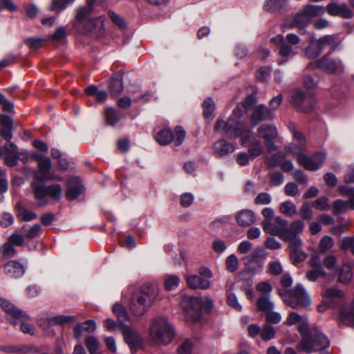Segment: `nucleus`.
<instances>
[{"instance_id": "nucleus-1", "label": "nucleus", "mask_w": 354, "mask_h": 354, "mask_svg": "<svg viewBox=\"0 0 354 354\" xmlns=\"http://www.w3.org/2000/svg\"><path fill=\"white\" fill-rule=\"evenodd\" d=\"M242 113L241 107L236 106L227 122L223 120L217 121L215 131L230 138L241 137V145L243 147L248 146V154L252 159L260 156L263 151L261 143L256 140V138L251 131H244L243 125L240 120Z\"/></svg>"}, {"instance_id": "nucleus-2", "label": "nucleus", "mask_w": 354, "mask_h": 354, "mask_svg": "<svg viewBox=\"0 0 354 354\" xmlns=\"http://www.w3.org/2000/svg\"><path fill=\"white\" fill-rule=\"evenodd\" d=\"M283 324L288 326L297 325L301 333V340L298 344V349L305 353L322 351L328 347L330 342L328 338L320 331L310 329L308 317L296 312L288 314Z\"/></svg>"}, {"instance_id": "nucleus-3", "label": "nucleus", "mask_w": 354, "mask_h": 354, "mask_svg": "<svg viewBox=\"0 0 354 354\" xmlns=\"http://www.w3.org/2000/svg\"><path fill=\"white\" fill-rule=\"evenodd\" d=\"M136 287L131 286L127 289V292L124 295V297H129L131 303L129 304L130 310L137 316H140L150 307L153 299L157 295V290L151 284H146L142 289L135 293Z\"/></svg>"}, {"instance_id": "nucleus-4", "label": "nucleus", "mask_w": 354, "mask_h": 354, "mask_svg": "<svg viewBox=\"0 0 354 354\" xmlns=\"http://www.w3.org/2000/svg\"><path fill=\"white\" fill-rule=\"evenodd\" d=\"M180 305L187 321L195 322L201 319L203 312H210L213 300L208 297H199L185 295L180 301Z\"/></svg>"}, {"instance_id": "nucleus-5", "label": "nucleus", "mask_w": 354, "mask_h": 354, "mask_svg": "<svg viewBox=\"0 0 354 354\" xmlns=\"http://www.w3.org/2000/svg\"><path fill=\"white\" fill-rule=\"evenodd\" d=\"M112 312L118 319L116 323L112 322V330L115 327L120 328L125 342L128 344L131 350L135 351L136 348L141 344L142 339L137 331L132 330L123 324L129 318L127 310L122 305L115 304L112 308Z\"/></svg>"}, {"instance_id": "nucleus-6", "label": "nucleus", "mask_w": 354, "mask_h": 354, "mask_svg": "<svg viewBox=\"0 0 354 354\" xmlns=\"http://www.w3.org/2000/svg\"><path fill=\"white\" fill-rule=\"evenodd\" d=\"M149 335L155 344L166 346L173 341L174 330L167 319L156 317L150 324Z\"/></svg>"}, {"instance_id": "nucleus-7", "label": "nucleus", "mask_w": 354, "mask_h": 354, "mask_svg": "<svg viewBox=\"0 0 354 354\" xmlns=\"http://www.w3.org/2000/svg\"><path fill=\"white\" fill-rule=\"evenodd\" d=\"M271 41L274 44L279 45L278 55L280 58L278 60V63L280 65H283L288 62L290 57L297 55V48H294L292 46L298 44L300 41V38L294 33L288 34L285 37L281 35H278L272 37Z\"/></svg>"}, {"instance_id": "nucleus-8", "label": "nucleus", "mask_w": 354, "mask_h": 354, "mask_svg": "<svg viewBox=\"0 0 354 354\" xmlns=\"http://www.w3.org/2000/svg\"><path fill=\"white\" fill-rule=\"evenodd\" d=\"M34 196L39 206H45L51 198L55 201L61 199L62 189L59 184H53L46 187L44 183L35 182L32 183Z\"/></svg>"}, {"instance_id": "nucleus-9", "label": "nucleus", "mask_w": 354, "mask_h": 354, "mask_svg": "<svg viewBox=\"0 0 354 354\" xmlns=\"http://www.w3.org/2000/svg\"><path fill=\"white\" fill-rule=\"evenodd\" d=\"M289 297H286L280 293L283 301L292 308H301L309 309L312 300L310 295L302 285H297L288 292Z\"/></svg>"}, {"instance_id": "nucleus-10", "label": "nucleus", "mask_w": 354, "mask_h": 354, "mask_svg": "<svg viewBox=\"0 0 354 354\" xmlns=\"http://www.w3.org/2000/svg\"><path fill=\"white\" fill-rule=\"evenodd\" d=\"M97 0H86L88 7L83 6L77 8L73 21V26L77 32L86 34L91 32L94 26V21L90 17L93 6Z\"/></svg>"}, {"instance_id": "nucleus-11", "label": "nucleus", "mask_w": 354, "mask_h": 354, "mask_svg": "<svg viewBox=\"0 0 354 354\" xmlns=\"http://www.w3.org/2000/svg\"><path fill=\"white\" fill-rule=\"evenodd\" d=\"M324 13V7L307 5L301 12L293 17L291 26L302 30L311 23L314 17L323 15Z\"/></svg>"}, {"instance_id": "nucleus-12", "label": "nucleus", "mask_w": 354, "mask_h": 354, "mask_svg": "<svg viewBox=\"0 0 354 354\" xmlns=\"http://www.w3.org/2000/svg\"><path fill=\"white\" fill-rule=\"evenodd\" d=\"M338 40L335 35H325L319 39H312L310 44L305 49V55L308 58H316L326 46L333 48L335 47Z\"/></svg>"}, {"instance_id": "nucleus-13", "label": "nucleus", "mask_w": 354, "mask_h": 354, "mask_svg": "<svg viewBox=\"0 0 354 354\" xmlns=\"http://www.w3.org/2000/svg\"><path fill=\"white\" fill-rule=\"evenodd\" d=\"M292 102L304 112L311 111L315 105V100L311 93H304L300 89L292 93Z\"/></svg>"}, {"instance_id": "nucleus-14", "label": "nucleus", "mask_w": 354, "mask_h": 354, "mask_svg": "<svg viewBox=\"0 0 354 354\" xmlns=\"http://www.w3.org/2000/svg\"><path fill=\"white\" fill-rule=\"evenodd\" d=\"M257 136L259 138L264 140L268 151L276 150L277 147L274 141L278 136V132L274 126L270 124L260 126L257 129Z\"/></svg>"}, {"instance_id": "nucleus-15", "label": "nucleus", "mask_w": 354, "mask_h": 354, "mask_svg": "<svg viewBox=\"0 0 354 354\" xmlns=\"http://www.w3.org/2000/svg\"><path fill=\"white\" fill-rule=\"evenodd\" d=\"M325 159L326 154L324 153H317L312 157H308L305 155H299L297 157V162L306 169L315 171L322 166Z\"/></svg>"}, {"instance_id": "nucleus-16", "label": "nucleus", "mask_w": 354, "mask_h": 354, "mask_svg": "<svg viewBox=\"0 0 354 354\" xmlns=\"http://www.w3.org/2000/svg\"><path fill=\"white\" fill-rule=\"evenodd\" d=\"M316 66L326 73H341L344 71V65L341 60L333 59L328 56H324L315 62Z\"/></svg>"}, {"instance_id": "nucleus-17", "label": "nucleus", "mask_w": 354, "mask_h": 354, "mask_svg": "<svg viewBox=\"0 0 354 354\" xmlns=\"http://www.w3.org/2000/svg\"><path fill=\"white\" fill-rule=\"evenodd\" d=\"M112 23L118 28V30L112 26V40L115 41L117 46H121L125 42L124 30L127 27V24L122 18L113 12H112Z\"/></svg>"}, {"instance_id": "nucleus-18", "label": "nucleus", "mask_w": 354, "mask_h": 354, "mask_svg": "<svg viewBox=\"0 0 354 354\" xmlns=\"http://www.w3.org/2000/svg\"><path fill=\"white\" fill-rule=\"evenodd\" d=\"M37 160L38 161V169L35 173V178L37 179H59V177H54L50 173L51 162L49 158L39 156Z\"/></svg>"}, {"instance_id": "nucleus-19", "label": "nucleus", "mask_w": 354, "mask_h": 354, "mask_svg": "<svg viewBox=\"0 0 354 354\" xmlns=\"http://www.w3.org/2000/svg\"><path fill=\"white\" fill-rule=\"evenodd\" d=\"M321 295L322 299H324L325 302H328L333 308L339 305L344 297V292L335 287L324 289Z\"/></svg>"}, {"instance_id": "nucleus-20", "label": "nucleus", "mask_w": 354, "mask_h": 354, "mask_svg": "<svg viewBox=\"0 0 354 354\" xmlns=\"http://www.w3.org/2000/svg\"><path fill=\"white\" fill-rule=\"evenodd\" d=\"M84 191L81 180L77 177H72L67 183L66 197L68 201L75 200Z\"/></svg>"}, {"instance_id": "nucleus-21", "label": "nucleus", "mask_w": 354, "mask_h": 354, "mask_svg": "<svg viewBox=\"0 0 354 354\" xmlns=\"http://www.w3.org/2000/svg\"><path fill=\"white\" fill-rule=\"evenodd\" d=\"M0 307L7 313L8 320L13 325H17V322L12 319L25 317V314L21 310L6 299L0 298Z\"/></svg>"}, {"instance_id": "nucleus-22", "label": "nucleus", "mask_w": 354, "mask_h": 354, "mask_svg": "<svg viewBox=\"0 0 354 354\" xmlns=\"http://www.w3.org/2000/svg\"><path fill=\"white\" fill-rule=\"evenodd\" d=\"M324 9L330 16H341L344 18H351L353 16V12L346 3L338 4L331 1Z\"/></svg>"}, {"instance_id": "nucleus-23", "label": "nucleus", "mask_w": 354, "mask_h": 354, "mask_svg": "<svg viewBox=\"0 0 354 354\" xmlns=\"http://www.w3.org/2000/svg\"><path fill=\"white\" fill-rule=\"evenodd\" d=\"M236 221L241 227H249L257 221L256 213L249 209L239 211L236 215Z\"/></svg>"}, {"instance_id": "nucleus-24", "label": "nucleus", "mask_w": 354, "mask_h": 354, "mask_svg": "<svg viewBox=\"0 0 354 354\" xmlns=\"http://www.w3.org/2000/svg\"><path fill=\"white\" fill-rule=\"evenodd\" d=\"M185 279L187 286L192 289H207L210 286L209 281L201 275L187 274L185 275Z\"/></svg>"}, {"instance_id": "nucleus-25", "label": "nucleus", "mask_w": 354, "mask_h": 354, "mask_svg": "<svg viewBox=\"0 0 354 354\" xmlns=\"http://www.w3.org/2000/svg\"><path fill=\"white\" fill-rule=\"evenodd\" d=\"M288 222L281 218L280 216H277L274 218V226L273 228V235L278 236L281 239L288 238Z\"/></svg>"}, {"instance_id": "nucleus-26", "label": "nucleus", "mask_w": 354, "mask_h": 354, "mask_svg": "<svg viewBox=\"0 0 354 354\" xmlns=\"http://www.w3.org/2000/svg\"><path fill=\"white\" fill-rule=\"evenodd\" d=\"M0 124L2 127L1 131V136L7 141L11 140L12 138V120L6 115H1L0 118Z\"/></svg>"}, {"instance_id": "nucleus-27", "label": "nucleus", "mask_w": 354, "mask_h": 354, "mask_svg": "<svg viewBox=\"0 0 354 354\" xmlns=\"http://www.w3.org/2000/svg\"><path fill=\"white\" fill-rule=\"evenodd\" d=\"M271 117V112L266 106L261 104L256 107L251 115V121L254 125L257 124L261 121Z\"/></svg>"}, {"instance_id": "nucleus-28", "label": "nucleus", "mask_w": 354, "mask_h": 354, "mask_svg": "<svg viewBox=\"0 0 354 354\" xmlns=\"http://www.w3.org/2000/svg\"><path fill=\"white\" fill-rule=\"evenodd\" d=\"M5 272L11 277H19L24 274L25 269L20 263L11 261L6 265Z\"/></svg>"}, {"instance_id": "nucleus-29", "label": "nucleus", "mask_w": 354, "mask_h": 354, "mask_svg": "<svg viewBox=\"0 0 354 354\" xmlns=\"http://www.w3.org/2000/svg\"><path fill=\"white\" fill-rule=\"evenodd\" d=\"M233 145L227 142L224 140L217 141L214 145V153L218 156H223L234 151Z\"/></svg>"}, {"instance_id": "nucleus-30", "label": "nucleus", "mask_w": 354, "mask_h": 354, "mask_svg": "<svg viewBox=\"0 0 354 354\" xmlns=\"http://www.w3.org/2000/svg\"><path fill=\"white\" fill-rule=\"evenodd\" d=\"M84 91L87 95L95 97L96 102L98 103H104L108 97L106 91L100 90L95 85L86 87Z\"/></svg>"}, {"instance_id": "nucleus-31", "label": "nucleus", "mask_w": 354, "mask_h": 354, "mask_svg": "<svg viewBox=\"0 0 354 354\" xmlns=\"http://www.w3.org/2000/svg\"><path fill=\"white\" fill-rule=\"evenodd\" d=\"M95 323L93 320H87L82 324H79L74 329V337L76 339H80L83 330L91 333L95 330Z\"/></svg>"}, {"instance_id": "nucleus-32", "label": "nucleus", "mask_w": 354, "mask_h": 354, "mask_svg": "<svg viewBox=\"0 0 354 354\" xmlns=\"http://www.w3.org/2000/svg\"><path fill=\"white\" fill-rule=\"evenodd\" d=\"M339 319L344 324L354 328V298L352 301L351 308L348 310L341 308Z\"/></svg>"}, {"instance_id": "nucleus-33", "label": "nucleus", "mask_w": 354, "mask_h": 354, "mask_svg": "<svg viewBox=\"0 0 354 354\" xmlns=\"http://www.w3.org/2000/svg\"><path fill=\"white\" fill-rule=\"evenodd\" d=\"M156 140L160 145H167L174 140V134L170 129H162L155 136Z\"/></svg>"}, {"instance_id": "nucleus-34", "label": "nucleus", "mask_w": 354, "mask_h": 354, "mask_svg": "<svg viewBox=\"0 0 354 354\" xmlns=\"http://www.w3.org/2000/svg\"><path fill=\"white\" fill-rule=\"evenodd\" d=\"M1 349L10 353H28L35 351V347L31 345L8 346Z\"/></svg>"}, {"instance_id": "nucleus-35", "label": "nucleus", "mask_w": 354, "mask_h": 354, "mask_svg": "<svg viewBox=\"0 0 354 354\" xmlns=\"http://www.w3.org/2000/svg\"><path fill=\"white\" fill-rule=\"evenodd\" d=\"M259 310L266 313L274 308V304L270 300V296H260L257 302Z\"/></svg>"}, {"instance_id": "nucleus-36", "label": "nucleus", "mask_w": 354, "mask_h": 354, "mask_svg": "<svg viewBox=\"0 0 354 354\" xmlns=\"http://www.w3.org/2000/svg\"><path fill=\"white\" fill-rule=\"evenodd\" d=\"M338 189L342 196L348 197V200L346 201V202H348V208L354 210V188L341 185L338 187Z\"/></svg>"}, {"instance_id": "nucleus-37", "label": "nucleus", "mask_w": 354, "mask_h": 354, "mask_svg": "<svg viewBox=\"0 0 354 354\" xmlns=\"http://www.w3.org/2000/svg\"><path fill=\"white\" fill-rule=\"evenodd\" d=\"M287 0H267L264 9L268 12H276L286 6Z\"/></svg>"}, {"instance_id": "nucleus-38", "label": "nucleus", "mask_w": 354, "mask_h": 354, "mask_svg": "<svg viewBox=\"0 0 354 354\" xmlns=\"http://www.w3.org/2000/svg\"><path fill=\"white\" fill-rule=\"evenodd\" d=\"M85 345L90 354H97L100 343L99 340L94 336H89L85 340Z\"/></svg>"}, {"instance_id": "nucleus-39", "label": "nucleus", "mask_w": 354, "mask_h": 354, "mask_svg": "<svg viewBox=\"0 0 354 354\" xmlns=\"http://www.w3.org/2000/svg\"><path fill=\"white\" fill-rule=\"evenodd\" d=\"M123 90L122 73L121 71L118 72L112 77V94H118Z\"/></svg>"}, {"instance_id": "nucleus-40", "label": "nucleus", "mask_w": 354, "mask_h": 354, "mask_svg": "<svg viewBox=\"0 0 354 354\" xmlns=\"http://www.w3.org/2000/svg\"><path fill=\"white\" fill-rule=\"evenodd\" d=\"M307 257V254L300 249L291 250L290 253V258L293 265L296 266L299 263L304 261Z\"/></svg>"}, {"instance_id": "nucleus-41", "label": "nucleus", "mask_w": 354, "mask_h": 354, "mask_svg": "<svg viewBox=\"0 0 354 354\" xmlns=\"http://www.w3.org/2000/svg\"><path fill=\"white\" fill-rule=\"evenodd\" d=\"M29 319V317L25 315V317L22 318H17L15 321L17 322V324H20L21 330L26 334H28L30 335H34L35 333V328L26 322Z\"/></svg>"}, {"instance_id": "nucleus-42", "label": "nucleus", "mask_w": 354, "mask_h": 354, "mask_svg": "<svg viewBox=\"0 0 354 354\" xmlns=\"http://www.w3.org/2000/svg\"><path fill=\"white\" fill-rule=\"evenodd\" d=\"M279 211L287 216H292L296 213L297 207L292 202L287 201L281 203Z\"/></svg>"}, {"instance_id": "nucleus-43", "label": "nucleus", "mask_w": 354, "mask_h": 354, "mask_svg": "<svg viewBox=\"0 0 354 354\" xmlns=\"http://www.w3.org/2000/svg\"><path fill=\"white\" fill-rule=\"evenodd\" d=\"M17 216L21 220L26 222L32 221L37 216L36 213L22 207H18Z\"/></svg>"}, {"instance_id": "nucleus-44", "label": "nucleus", "mask_w": 354, "mask_h": 354, "mask_svg": "<svg viewBox=\"0 0 354 354\" xmlns=\"http://www.w3.org/2000/svg\"><path fill=\"white\" fill-rule=\"evenodd\" d=\"M304 223L301 221H295L288 225V236H297L298 234H300L304 230Z\"/></svg>"}, {"instance_id": "nucleus-45", "label": "nucleus", "mask_w": 354, "mask_h": 354, "mask_svg": "<svg viewBox=\"0 0 354 354\" xmlns=\"http://www.w3.org/2000/svg\"><path fill=\"white\" fill-rule=\"evenodd\" d=\"M306 144L303 142H291L288 147V151L290 153L295 156L297 158L299 155H304L303 152L305 151Z\"/></svg>"}, {"instance_id": "nucleus-46", "label": "nucleus", "mask_w": 354, "mask_h": 354, "mask_svg": "<svg viewBox=\"0 0 354 354\" xmlns=\"http://www.w3.org/2000/svg\"><path fill=\"white\" fill-rule=\"evenodd\" d=\"M180 283V279L176 275H167L165 278V288L167 290L176 288Z\"/></svg>"}, {"instance_id": "nucleus-47", "label": "nucleus", "mask_w": 354, "mask_h": 354, "mask_svg": "<svg viewBox=\"0 0 354 354\" xmlns=\"http://www.w3.org/2000/svg\"><path fill=\"white\" fill-rule=\"evenodd\" d=\"M326 275V272L323 268H313L306 273V277L309 281L314 282L317 280L319 277H325Z\"/></svg>"}, {"instance_id": "nucleus-48", "label": "nucleus", "mask_w": 354, "mask_h": 354, "mask_svg": "<svg viewBox=\"0 0 354 354\" xmlns=\"http://www.w3.org/2000/svg\"><path fill=\"white\" fill-rule=\"evenodd\" d=\"M75 1V0H53L51 9L56 12H60Z\"/></svg>"}, {"instance_id": "nucleus-49", "label": "nucleus", "mask_w": 354, "mask_h": 354, "mask_svg": "<svg viewBox=\"0 0 354 354\" xmlns=\"http://www.w3.org/2000/svg\"><path fill=\"white\" fill-rule=\"evenodd\" d=\"M353 277V273L349 266L344 265L339 272V281L341 283L348 282Z\"/></svg>"}, {"instance_id": "nucleus-50", "label": "nucleus", "mask_w": 354, "mask_h": 354, "mask_svg": "<svg viewBox=\"0 0 354 354\" xmlns=\"http://www.w3.org/2000/svg\"><path fill=\"white\" fill-rule=\"evenodd\" d=\"M334 245V240L328 236H324L320 240L319 249L320 252L324 253L329 250Z\"/></svg>"}, {"instance_id": "nucleus-51", "label": "nucleus", "mask_w": 354, "mask_h": 354, "mask_svg": "<svg viewBox=\"0 0 354 354\" xmlns=\"http://www.w3.org/2000/svg\"><path fill=\"white\" fill-rule=\"evenodd\" d=\"M46 39L41 37H30L25 40V44L32 50L41 47Z\"/></svg>"}, {"instance_id": "nucleus-52", "label": "nucleus", "mask_w": 354, "mask_h": 354, "mask_svg": "<svg viewBox=\"0 0 354 354\" xmlns=\"http://www.w3.org/2000/svg\"><path fill=\"white\" fill-rule=\"evenodd\" d=\"M75 319V317L72 315H57L50 318L48 322L53 324L64 325L69 323Z\"/></svg>"}, {"instance_id": "nucleus-53", "label": "nucleus", "mask_w": 354, "mask_h": 354, "mask_svg": "<svg viewBox=\"0 0 354 354\" xmlns=\"http://www.w3.org/2000/svg\"><path fill=\"white\" fill-rule=\"evenodd\" d=\"M268 268L269 273L272 275H279L283 272V266L278 260L270 261Z\"/></svg>"}, {"instance_id": "nucleus-54", "label": "nucleus", "mask_w": 354, "mask_h": 354, "mask_svg": "<svg viewBox=\"0 0 354 354\" xmlns=\"http://www.w3.org/2000/svg\"><path fill=\"white\" fill-rule=\"evenodd\" d=\"M226 268L230 272H234L239 268V261L234 254H231L226 259Z\"/></svg>"}, {"instance_id": "nucleus-55", "label": "nucleus", "mask_w": 354, "mask_h": 354, "mask_svg": "<svg viewBox=\"0 0 354 354\" xmlns=\"http://www.w3.org/2000/svg\"><path fill=\"white\" fill-rule=\"evenodd\" d=\"M21 230L23 232L25 233V236L27 239H31L39 235L41 231V226L39 224H35L28 230L26 229L25 226H24Z\"/></svg>"}, {"instance_id": "nucleus-56", "label": "nucleus", "mask_w": 354, "mask_h": 354, "mask_svg": "<svg viewBox=\"0 0 354 354\" xmlns=\"http://www.w3.org/2000/svg\"><path fill=\"white\" fill-rule=\"evenodd\" d=\"M226 301L228 306L233 308L235 310L241 311L242 310V306L239 304L238 298L234 293H227Z\"/></svg>"}, {"instance_id": "nucleus-57", "label": "nucleus", "mask_w": 354, "mask_h": 354, "mask_svg": "<svg viewBox=\"0 0 354 354\" xmlns=\"http://www.w3.org/2000/svg\"><path fill=\"white\" fill-rule=\"evenodd\" d=\"M349 209L348 202L340 199L336 200L333 202V211L335 214L344 212Z\"/></svg>"}, {"instance_id": "nucleus-58", "label": "nucleus", "mask_w": 354, "mask_h": 354, "mask_svg": "<svg viewBox=\"0 0 354 354\" xmlns=\"http://www.w3.org/2000/svg\"><path fill=\"white\" fill-rule=\"evenodd\" d=\"M288 243V248L292 250L300 249L302 245L301 239L297 236H290L287 239H283Z\"/></svg>"}, {"instance_id": "nucleus-59", "label": "nucleus", "mask_w": 354, "mask_h": 354, "mask_svg": "<svg viewBox=\"0 0 354 354\" xmlns=\"http://www.w3.org/2000/svg\"><path fill=\"white\" fill-rule=\"evenodd\" d=\"M203 107L205 117L207 118H211L215 109L213 100L211 98H207L203 102Z\"/></svg>"}, {"instance_id": "nucleus-60", "label": "nucleus", "mask_w": 354, "mask_h": 354, "mask_svg": "<svg viewBox=\"0 0 354 354\" xmlns=\"http://www.w3.org/2000/svg\"><path fill=\"white\" fill-rule=\"evenodd\" d=\"M328 201V198L326 197H320L313 202V207L321 211L328 210L330 209V206Z\"/></svg>"}, {"instance_id": "nucleus-61", "label": "nucleus", "mask_w": 354, "mask_h": 354, "mask_svg": "<svg viewBox=\"0 0 354 354\" xmlns=\"http://www.w3.org/2000/svg\"><path fill=\"white\" fill-rule=\"evenodd\" d=\"M186 136L185 131L181 127H176L175 129V136H174V144L176 146H180L184 141Z\"/></svg>"}, {"instance_id": "nucleus-62", "label": "nucleus", "mask_w": 354, "mask_h": 354, "mask_svg": "<svg viewBox=\"0 0 354 354\" xmlns=\"http://www.w3.org/2000/svg\"><path fill=\"white\" fill-rule=\"evenodd\" d=\"M299 214L304 219L309 220L312 218L313 213L308 203H304L299 209Z\"/></svg>"}, {"instance_id": "nucleus-63", "label": "nucleus", "mask_w": 354, "mask_h": 354, "mask_svg": "<svg viewBox=\"0 0 354 354\" xmlns=\"http://www.w3.org/2000/svg\"><path fill=\"white\" fill-rule=\"evenodd\" d=\"M339 245L343 250L351 249L352 252L354 254V237H343L339 241Z\"/></svg>"}, {"instance_id": "nucleus-64", "label": "nucleus", "mask_w": 354, "mask_h": 354, "mask_svg": "<svg viewBox=\"0 0 354 354\" xmlns=\"http://www.w3.org/2000/svg\"><path fill=\"white\" fill-rule=\"evenodd\" d=\"M192 347V343L189 340H186L178 346L177 352L178 354H191Z\"/></svg>"}]
</instances>
